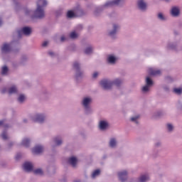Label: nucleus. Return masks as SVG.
<instances>
[{"label":"nucleus","instance_id":"nucleus-1","mask_svg":"<svg viewBox=\"0 0 182 182\" xmlns=\"http://www.w3.org/2000/svg\"><path fill=\"white\" fill-rule=\"evenodd\" d=\"M47 5L48 1L46 0H38L36 9L34 11L31 9H26L25 14L32 18V19L33 18L42 19V18H45V7Z\"/></svg>","mask_w":182,"mask_h":182},{"label":"nucleus","instance_id":"nucleus-2","mask_svg":"<svg viewBox=\"0 0 182 182\" xmlns=\"http://www.w3.org/2000/svg\"><path fill=\"white\" fill-rule=\"evenodd\" d=\"M119 85H122V80L119 78L114 80H102L100 81V85L105 90H109V89H112V86H119Z\"/></svg>","mask_w":182,"mask_h":182},{"label":"nucleus","instance_id":"nucleus-3","mask_svg":"<svg viewBox=\"0 0 182 182\" xmlns=\"http://www.w3.org/2000/svg\"><path fill=\"white\" fill-rule=\"evenodd\" d=\"M92 97H85L82 99V105L85 110V113L89 114L90 112H92V109H90V103H92Z\"/></svg>","mask_w":182,"mask_h":182},{"label":"nucleus","instance_id":"nucleus-4","mask_svg":"<svg viewBox=\"0 0 182 182\" xmlns=\"http://www.w3.org/2000/svg\"><path fill=\"white\" fill-rule=\"evenodd\" d=\"M166 49L168 50H174L175 52H178V50H182V45L178 42H169L166 45Z\"/></svg>","mask_w":182,"mask_h":182},{"label":"nucleus","instance_id":"nucleus-5","mask_svg":"<svg viewBox=\"0 0 182 182\" xmlns=\"http://www.w3.org/2000/svg\"><path fill=\"white\" fill-rule=\"evenodd\" d=\"M123 2H124V0H115L113 1H107L103 6L98 7L96 12H97L98 11H102L103 8H112V6H114V5H120V4H123Z\"/></svg>","mask_w":182,"mask_h":182},{"label":"nucleus","instance_id":"nucleus-6","mask_svg":"<svg viewBox=\"0 0 182 182\" xmlns=\"http://www.w3.org/2000/svg\"><path fill=\"white\" fill-rule=\"evenodd\" d=\"M31 122H37L38 123H43L45 121V115L43 114H33L28 117Z\"/></svg>","mask_w":182,"mask_h":182},{"label":"nucleus","instance_id":"nucleus-7","mask_svg":"<svg viewBox=\"0 0 182 182\" xmlns=\"http://www.w3.org/2000/svg\"><path fill=\"white\" fill-rule=\"evenodd\" d=\"M73 69L76 70L75 78L77 80L83 76V73L80 71V64L76 61L73 63Z\"/></svg>","mask_w":182,"mask_h":182},{"label":"nucleus","instance_id":"nucleus-8","mask_svg":"<svg viewBox=\"0 0 182 182\" xmlns=\"http://www.w3.org/2000/svg\"><path fill=\"white\" fill-rule=\"evenodd\" d=\"M32 29L29 27H23L20 30L17 31V33L18 35V38H21L22 35H25L26 36H28L30 33H31Z\"/></svg>","mask_w":182,"mask_h":182},{"label":"nucleus","instance_id":"nucleus-9","mask_svg":"<svg viewBox=\"0 0 182 182\" xmlns=\"http://www.w3.org/2000/svg\"><path fill=\"white\" fill-rule=\"evenodd\" d=\"M146 85L142 87V92H144V93H146L150 90L151 86H153V80H151L150 77H147L146 79Z\"/></svg>","mask_w":182,"mask_h":182},{"label":"nucleus","instance_id":"nucleus-10","mask_svg":"<svg viewBox=\"0 0 182 182\" xmlns=\"http://www.w3.org/2000/svg\"><path fill=\"white\" fill-rule=\"evenodd\" d=\"M78 14H83V10H82L80 8H77V9H75L74 11H68L67 13V16L68 18H75V16L78 15Z\"/></svg>","mask_w":182,"mask_h":182},{"label":"nucleus","instance_id":"nucleus-11","mask_svg":"<svg viewBox=\"0 0 182 182\" xmlns=\"http://www.w3.org/2000/svg\"><path fill=\"white\" fill-rule=\"evenodd\" d=\"M82 29H83V26L82 25L77 26V27L75 28V30L70 33V38H71V39H76V38L79 36V34L77 33V32H79L80 31H82Z\"/></svg>","mask_w":182,"mask_h":182},{"label":"nucleus","instance_id":"nucleus-12","mask_svg":"<svg viewBox=\"0 0 182 182\" xmlns=\"http://www.w3.org/2000/svg\"><path fill=\"white\" fill-rule=\"evenodd\" d=\"M120 29V26L117 23L112 24V30H111L109 33V36L112 38L114 37V35L119 32V30Z\"/></svg>","mask_w":182,"mask_h":182},{"label":"nucleus","instance_id":"nucleus-13","mask_svg":"<svg viewBox=\"0 0 182 182\" xmlns=\"http://www.w3.org/2000/svg\"><path fill=\"white\" fill-rule=\"evenodd\" d=\"M12 49V43H4L1 47L2 53H9Z\"/></svg>","mask_w":182,"mask_h":182},{"label":"nucleus","instance_id":"nucleus-14","mask_svg":"<svg viewBox=\"0 0 182 182\" xmlns=\"http://www.w3.org/2000/svg\"><path fill=\"white\" fill-rule=\"evenodd\" d=\"M23 168L24 171H33V165L31 162H25Z\"/></svg>","mask_w":182,"mask_h":182},{"label":"nucleus","instance_id":"nucleus-15","mask_svg":"<svg viewBox=\"0 0 182 182\" xmlns=\"http://www.w3.org/2000/svg\"><path fill=\"white\" fill-rule=\"evenodd\" d=\"M139 9L141 11H146L147 9V4L144 2V0H139L137 2Z\"/></svg>","mask_w":182,"mask_h":182},{"label":"nucleus","instance_id":"nucleus-16","mask_svg":"<svg viewBox=\"0 0 182 182\" xmlns=\"http://www.w3.org/2000/svg\"><path fill=\"white\" fill-rule=\"evenodd\" d=\"M148 73L151 76H159L161 73V71L160 70H157L156 68H149Z\"/></svg>","mask_w":182,"mask_h":182},{"label":"nucleus","instance_id":"nucleus-17","mask_svg":"<svg viewBox=\"0 0 182 182\" xmlns=\"http://www.w3.org/2000/svg\"><path fill=\"white\" fill-rule=\"evenodd\" d=\"M118 176L122 182L126 181V180H127V171H123L118 173Z\"/></svg>","mask_w":182,"mask_h":182},{"label":"nucleus","instance_id":"nucleus-18","mask_svg":"<svg viewBox=\"0 0 182 182\" xmlns=\"http://www.w3.org/2000/svg\"><path fill=\"white\" fill-rule=\"evenodd\" d=\"M43 151V146L41 145H37L32 149L33 154H41Z\"/></svg>","mask_w":182,"mask_h":182},{"label":"nucleus","instance_id":"nucleus-19","mask_svg":"<svg viewBox=\"0 0 182 182\" xmlns=\"http://www.w3.org/2000/svg\"><path fill=\"white\" fill-rule=\"evenodd\" d=\"M109 127V123L106 121L100 122V130H106Z\"/></svg>","mask_w":182,"mask_h":182},{"label":"nucleus","instance_id":"nucleus-20","mask_svg":"<svg viewBox=\"0 0 182 182\" xmlns=\"http://www.w3.org/2000/svg\"><path fill=\"white\" fill-rule=\"evenodd\" d=\"M31 144V139L29 138H24L21 141V145L24 147H29Z\"/></svg>","mask_w":182,"mask_h":182},{"label":"nucleus","instance_id":"nucleus-21","mask_svg":"<svg viewBox=\"0 0 182 182\" xmlns=\"http://www.w3.org/2000/svg\"><path fill=\"white\" fill-rule=\"evenodd\" d=\"M53 143H54L55 146H60L62 144V138H60V136H55L53 139Z\"/></svg>","mask_w":182,"mask_h":182},{"label":"nucleus","instance_id":"nucleus-22","mask_svg":"<svg viewBox=\"0 0 182 182\" xmlns=\"http://www.w3.org/2000/svg\"><path fill=\"white\" fill-rule=\"evenodd\" d=\"M68 163L73 166V167L76 166V164L77 163V159L75 156H72L68 159Z\"/></svg>","mask_w":182,"mask_h":182},{"label":"nucleus","instance_id":"nucleus-23","mask_svg":"<svg viewBox=\"0 0 182 182\" xmlns=\"http://www.w3.org/2000/svg\"><path fill=\"white\" fill-rule=\"evenodd\" d=\"M180 14V9L177 7H173L171 9V15L172 16H178Z\"/></svg>","mask_w":182,"mask_h":182},{"label":"nucleus","instance_id":"nucleus-24","mask_svg":"<svg viewBox=\"0 0 182 182\" xmlns=\"http://www.w3.org/2000/svg\"><path fill=\"white\" fill-rule=\"evenodd\" d=\"M116 60H117V58L114 57V55H109L107 57L108 63H116Z\"/></svg>","mask_w":182,"mask_h":182},{"label":"nucleus","instance_id":"nucleus-25","mask_svg":"<svg viewBox=\"0 0 182 182\" xmlns=\"http://www.w3.org/2000/svg\"><path fill=\"white\" fill-rule=\"evenodd\" d=\"M117 146V140L114 138H111L109 140V146H111L112 149H114Z\"/></svg>","mask_w":182,"mask_h":182},{"label":"nucleus","instance_id":"nucleus-26","mask_svg":"<svg viewBox=\"0 0 182 182\" xmlns=\"http://www.w3.org/2000/svg\"><path fill=\"white\" fill-rule=\"evenodd\" d=\"M16 92H18V89L16 88V86H15V85H13L8 90L9 95H14V93H16Z\"/></svg>","mask_w":182,"mask_h":182},{"label":"nucleus","instance_id":"nucleus-27","mask_svg":"<svg viewBox=\"0 0 182 182\" xmlns=\"http://www.w3.org/2000/svg\"><path fill=\"white\" fill-rule=\"evenodd\" d=\"M149 180V175L144 174L139 177V182H147Z\"/></svg>","mask_w":182,"mask_h":182},{"label":"nucleus","instance_id":"nucleus-28","mask_svg":"<svg viewBox=\"0 0 182 182\" xmlns=\"http://www.w3.org/2000/svg\"><path fill=\"white\" fill-rule=\"evenodd\" d=\"M100 174V170L97 169L95 171H94L92 173V178H96V177H97V176H99Z\"/></svg>","mask_w":182,"mask_h":182},{"label":"nucleus","instance_id":"nucleus-29","mask_svg":"<svg viewBox=\"0 0 182 182\" xmlns=\"http://www.w3.org/2000/svg\"><path fill=\"white\" fill-rule=\"evenodd\" d=\"M8 67L6 65H4L1 68V75H8Z\"/></svg>","mask_w":182,"mask_h":182},{"label":"nucleus","instance_id":"nucleus-30","mask_svg":"<svg viewBox=\"0 0 182 182\" xmlns=\"http://www.w3.org/2000/svg\"><path fill=\"white\" fill-rule=\"evenodd\" d=\"M92 52H93V48H92V47H87L85 50V55H90Z\"/></svg>","mask_w":182,"mask_h":182},{"label":"nucleus","instance_id":"nucleus-31","mask_svg":"<svg viewBox=\"0 0 182 182\" xmlns=\"http://www.w3.org/2000/svg\"><path fill=\"white\" fill-rule=\"evenodd\" d=\"M33 173L35 174H39L40 176H42V174H43V171L41 168H37L33 171Z\"/></svg>","mask_w":182,"mask_h":182},{"label":"nucleus","instance_id":"nucleus-32","mask_svg":"<svg viewBox=\"0 0 182 182\" xmlns=\"http://www.w3.org/2000/svg\"><path fill=\"white\" fill-rule=\"evenodd\" d=\"M25 100V95H20L18 98V101L19 102V103H23V102Z\"/></svg>","mask_w":182,"mask_h":182},{"label":"nucleus","instance_id":"nucleus-33","mask_svg":"<svg viewBox=\"0 0 182 182\" xmlns=\"http://www.w3.org/2000/svg\"><path fill=\"white\" fill-rule=\"evenodd\" d=\"M174 93H176V95H181L182 89L181 88H175L173 89Z\"/></svg>","mask_w":182,"mask_h":182},{"label":"nucleus","instance_id":"nucleus-34","mask_svg":"<svg viewBox=\"0 0 182 182\" xmlns=\"http://www.w3.org/2000/svg\"><path fill=\"white\" fill-rule=\"evenodd\" d=\"M1 137L3 140H7L8 139V135L6 134V131H4L1 134Z\"/></svg>","mask_w":182,"mask_h":182},{"label":"nucleus","instance_id":"nucleus-35","mask_svg":"<svg viewBox=\"0 0 182 182\" xmlns=\"http://www.w3.org/2000/svg\"><path fill=\"white\" fill-rule=\"evenodd\" d=\"M167 129H168V132H173V129H174V127H173V124H168Z\"/></svg>","mask_w":182,"mask_h":182},{"label":"nucleus","instance_id":"nucleus-36","mask_svg":"<svg viewBox=\"0 0 182 182\" xmlns=\"http://www.w3.org/2000/svg\"><path fill=\"white\" fill-rule=\"evenodd\" d=\"M138 119H139V115H136V116H135V117H132L131 118V121H132V122H134V123H137Z\"/></svg>","mask_w":182,"mask_h":182},{"label":"nucleus","instance_id":"nucleus-37","mask_svg":"<svg viewBox=\"0 0 182 182\" xmlns=\"http://www.w3.org/2000/svg\"><path fill=\"white\" fill-rule=\"evenodd\" d=\"M158 18L161 20V21H164L166 19V18H164V16L163 15V14L159 13L158 14Z\"/></svg>","mask_w":182,"mask_h":182},{"label":"nucleus","instance_id":"nucleus-38","mask_svg":"<svg viewBox=\"0 0 182 182\" xmlns=\"http://www.w3.org/2000/svg\"><path fill=\"white\" fill-rule=\"evenodd\" d=\"M0 126H4V127H8V124L5 123V119L0 121Z\"/></svg>","mask_w":182,"mask_h":182},{"label":"nucleus","instance_id":"nucleus-39","mask_svg":"<svg viewBox=\"0 0 182 182\" xmlns=\"http://www.w3.org/2000/svg\"><path fill=\"white\" fill-rule=\"evenodd\" d=\"M99 76V73L97 72H95L93 74H92V77L93 79H96V77H97Z\"/></svg>","mask_w":182,"mask_h":182},{"label":"nucleus","instance_id":"nucleus-40","mask_svg":"<svg viewBox=\"0 0 182 182\" xmlns=\"http://www.w3.org/2000/svg\"><path fill=\"white\" fill-rule=\"evenodd\" d=\"M22 157V154H17L16 156V160H19V159Z\"/></svg>","mask_w":182,"mask_h":182},{"label":"nucleus","instance_id":"nucleus-41","mask_svg":"<svg viewBox=\"0 0 182 182\" xmlns=\"http://www.w3.org/2000/svg\"><path fill=\"white\" fill-rule=\"evenodd\" d=\"M48 41H44L42 44V46L45 47V46H48Z\"/></svg>","mask_w":182,"mask_h":182},{"label":"nucleus","instance_id":"nucleus-42","mask_svg":"<svg viewBox=\"0 0 182 182\" xmlns=\"http://www.w3.org/2000/svg\"><path fill=\"white\" fill-rule=\"evenodd\" d=\"M60 41H61V42H64V41H66V37H65V36H62L61 37V38H60Z\"/></svg>","mask_w":182,"mask_h":182},{"label":"nucleus","instance_id":"nucleus-43","mask_svg":"<svg viewBox=\"0 0 182 182\" xmlns=\"http://www.w3.org/2000/svg\"><path fill=\"white\" fill-rule=\"evenodd\" d=\"M48 54L50 55V56H53V55H55V53L54 52H52V51H50L48 53Z\"/></svg>","mask_w":182,"mask_h":182},{"label":"nucleus","instance_id":"nucleus-44","mask_svg":"<svg viewBox=\"0 0 182 182\" xmlns=\"http://www.w3.org/2000/svg\"><path fill=\"white\" fill-rule=\"evenodd\" d=\"M2 26V18L0 17V26Z\"/></svg>","mask_w":182,"mask_h":182},{"label":"nucleus","instance_id":"nucleus-45","mask_svg":"<svg viewBox=\"0 0 182 182\" xmlns=\"http://www.w3.org/2000/svg\"><path fill=\"white\" fill-rule=\"evenodd\" d=\"M1 92H2V93H6V89H3Z\"/></svg>","mask_w":182,"mask_h":182},{"label":"nucleus","instance_id":"nucleus-46","mask_svg":"<svg viewBox=\"0 0 182 182\" xmlns=\"http://www.w3.org/2000/svg\"><path fill=\"white\" fill-rule=\"evenodd\" d=\"M74 182H80V180H75Z\"/></svg>","mask_w":182,"mask_h":182},{"label":"nucleus","instance_id":"nucleus-47","mask_svg":"<svg viewBox=\"0 0 182 182\" xmlns=\"http://www.w3.org/2000/svg\"><path fill=\"white\" fill-rule=\"evenodd\" d=\"M28 121H26V119H23V122L26 123Z\"/></svg>","mask_w":182,"mask_h":182},{"label":"nucleus","instance_id":"nucleus-48","mask_svg":"<svg viewBox=\"0 0 182 182\" xmlns=\"http://www.w3.org/2000/svg\"><path fill=\"white\" fill-rule=\"evenodd\" d=\"M156 146H160V143L159 142L156 143Z\"/></svg>","mask_w":182,"mask_h":182},{"label":"nucleus","instance_id":"nucleus-49","mask_svg":"<svg viewBox=\"0 0 182 182\" xmlns=\"http://www.w3.org/2000/svg\"><path fill=\"white\" fill-rule=\"evenodd\" d=\"M10 146H12V144H10Z\"/></svg>","mask_w":182,"mask_h":182},{"label":"nucleus","instance_id":"nucleus-50","mask_svg":"<svg viewBox=\"0 0 182 182\" xmlns=\"http://www.w3.org/2000/svg\"><path fill=\"white\" fill-rule=\"evenodd\" d=\"M13 1H14V2H15L16 0H13Z\"/></svg>","mask_w":182,"mask_h":182},{"label":"nucleus","instance_id":"nucleus-51","mask_svg":"<svg viewBox=\"0 0 182 182\" xmlns=\"http://www.w3.org/2000/svg\"><path fill=\"white\" fill-rule=\"evenodd\" d=\"M1 79L0 78V82H1Z\"/></svg>","mask_w":182,"mask_h":182}]
</instances>
